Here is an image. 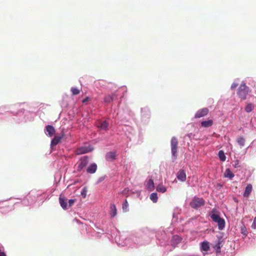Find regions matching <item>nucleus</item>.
<instances>
[{"mask_svg":"<svg viewBox=\"0 0 256 256\" xmlns=\"http://www.w3.org/2000/svg\"><path fill=\"white\" fill-rule=\"evenodd\" d=\"M213 124V121L212 120H204L201 122V126L204 128H208Z\"/></svg>","mask_w":256,"mask_h":256,"instance_id":"18","label":"nucleus"},{"mask_svg":"<svg viewBox=\"0 0 256 256\" xmlns=\"http://www.w3.org/2000/svg\"><path fill=\"white\" fill-rule=\"evenodd\" d=\"M70 90L73 95H77L80 93V90L76 88H72Z\"/></svg>","mask_w":256,"mask_h":256,"instance_id":"32","label":"nucleus"},{"mask_svg":"<svg viewBox=\"0 0 256 256\" xmlns=\"http://www.w3.org/2000/svg\"><path fill=\"white\" fill-rule=\"evenodd\" d=\"M88 162V158L87 156H84L80 159L78 166L77 170L80 171L83 168L86 166Z\"/></svg>","mask_w":256,"mask_h":256,"instance_id":"4","label":"nucleus"},{"mask_svg":"<svg viewBox=\"0 0 256 256\" xmlns=\"http://www.w3.org/2000/svg\"><path fill=\"white\" fill-rule=\"evenodd\" d=\"M93 150L90 146H82L78 148L76 153V154H82L92 151Z\"/></svg>","mask_w":256,"mask_h":256,"instance_id":"6","label":"nucleus"},{"mask_svg":"<svg viewBox=\"0 0 256 256\" xmlns=\"http://www.w3.org/2000/svg\"><path fill=\"white\" fill-rule=\"evenodd\" d=\"M210 218L212 220L216 222H217L219 220H220L222 218H220V216L213 214L210 215Z\"/></svg>","mask_w":256,"mask_h":256,"instance_id":"23","label":"nucleus"},{"mask_svg":"<svg viewBox=\"0 0 256 256\" xmlns=\"http://www.w3.org/2000/svg\"><path fill=\"white\" fill-rule=\"evenodd\" d=\"M62 136H56L52 140L50 144L51 147H53L57 145L61 140Z\"/></svg>","mask_w":256,"mask_h":256,"instance_id":"11","label":"nucleus"},{"mask_svg":"<svg viewBox=\"0 0 256 256\" xmlns=\"http://www.w3.org/2000/svg\"><path fill=\"white\" fill-rule=\"evenodd\" d=\"M76 200L75 199H71V200H68V206L69 207H70L72 206L74 204V202H76Z\"/></svg>","mask_w":256,"mask_h":256,"instance_id":"34","label":"nucleus"},{"mask_svg":"<svg viewBox=\"0 0 256 256\" xmlns=\"http://www.w3.org/2000/svg\"><path fill=\"white\" fill-rule=\"evenodd\" d=\"M182 240V238L178 236H174L171 240L172 245L175 247L177 244L181 242Z\"/></svg>","mask_w":256,"mask_h":256,"instance_id":"8","label":"nucleus"},{"mask_svg":"<svg viewBox=\"0 0 256 256\" xmlns=\"http://www.w3.org/2000/svg\"><path fill=\"white\" fill-rule=\"evenodd\" d=\"M156 190L158 192H162V193H164V192H166V188L162 184H158L157 186H156Z\"/></svg>","mask_w":256,"mask_h":256,"instance_id":"22","label":"nucleus"},{"mask_svg":"<svg viewBox=\"0 0 256 256\" xmlns=\"http://www.w3.org/2000/svg\"><path fill=\"white\" fill-rule=\"evenodd\" d=\"M218 156L220 160L224 162L226 160V156L222 150H220L218 152Z\"/></svg>","mask_w":256,"mask_h":256,"instance_id":"28","label":"nucleus"},{"mask_svg":"<svg viewBox=\"0 0 256 256\" xmlns=\"http://www.w3.org/2000/svg\"><path fill=\"white\" fill-rule=\"evenodd\" d=\"M177 178L181 182H184L186 180V174L184 170H181L178 171Z\"/></svg>","mask_w":256,"mask_h":256,"instance_id":"10","label":"nucleus"},{"mask_svg":"<svg viewBox=\"0 0 256 256\" xmlns=\"http://www.w3.org/2000/svg\"><path fill=\"white\" fill-rule=\"evenodd\" d=\"M116 152H108L106 155V159L108 161L112 162L116 159Z\"/></svg>","mask_w":256,"mask_h":256,"instance_id":"9","label":"nucleus"},{"mask_svg":"<svg viewBox=\"0 0 256 256\" xmlns=\"http://www.w3.org/2000/svg\"><path fill=\"white\" fill-rule=\"evenodd\" d=\"M128 203L126 200H125L124 204H122V209L124 212H127L128 210Z\"/></svg>","mask_w":256,"mask_h":256,"instance_id":"31","label":"nucleus"},{"mask_svg":"<svg viewBox=\"0 0 256 256\" xmlns=\"http://www.w3.org/2000/svg\"><path fill=\"white\" fill-rule=\"evenodd\" d=\"M240 232L241 233L244 234L245 236H246L248 234V232L246 227L244 226V225H242L240 227Z\"/></svg>","mask_w":256,"mask_h":256,"instance_id":"30","label":"nucleus"},{"mask_svg":"<svg viewBox=\"0 0 256 256\" xmlns=\"http://www.w3.org/2000/svg\"><path fill=\"white\" fill-rule=\"evenodd\" d=\"M146 188L148 189L150 191H152L154 190V185L153 180L152 178H150L146 182Z\"/></svg>","mask_w":256,"mask_h":256,"instance_id":"17","label":"nucleus"},{"mask_svg":"<svg viewBox=\"0 0 256 256\" xmlns=\"http://www.w3.org/2000/svg\"><path fill=\"white\" fill-rule=\"evenodd\" d=\"M240 166H239V162L238 161L236 160L235 162V164H234V167L235 168H238V167H239Z\"/></svg>","mask_w":256,"mask_h":256,"instance_id":"38","label":"nucleus"},{"mask_svg":"<svg viewBox=\"0 0 256 256\" xmlns=\"http://www.w3.org/2000/svg\"><path fill=\"white\" fill-rule=\"evenodd\" d=\"M238 86V84L234 82L231 86V89L234 90Z\"/></svg>","mask_w":256,"mask_h":256,"instance_id":"37","label":"nucleus"},{"mask_svg":"<svg viewBox=\"0 0 256 256\" xmlns=\"http://www.w3.org/2000/svg\"><path fill=\"white\" fill-rule=\"evenodd\" d=\"M252 228L253 229L256 228V216L254 218L253 223L252 224Z\"/></svg>","mask_w":256,"mask_h":256,"instance_id":"36","label":"nucleus"},{"mask_svg":"<svg viewBox=\"0 0 256 256\" xmlns=\"http://www.w3.org/2000/svg\"><path fill=\"white\" fill-rule=\"evenodd\" d=\"M88 100H89V98L86 97V98H84V100H82V102L83 103H84V102H88Z\"/></svg>","mask_w":256,"mask_h":256,"instance_id":"39","label":"nucleus"},{"mask_svg":"<svg viewBox=\"0 0 256 256\" xmlns=\"http://www.w3.org/2000/svg\"><path fill=\"white\" fill-rule=\"evenodd\" d=\"M237 142L240 146H244L245 142V140L243 137L240 136L237 139Z\"/></svg>","mask_w":256,"mask_h":256,"instance_id":"27","label":"nucleus"},{"mask_svg":"<svg viewBox=\"0 0 256 256\" xmlns=\"http://www.w3.org/2000/svg\"><path fill=\"white\" fill-rule=\"evenodd\" d=\"M96 170L97 165L94 163L88 166L86 170V172L89 174H94L96 172Z\"/></svg>","mask_w":256,"mask_h":256,"instance_id":"12","label":"nucleus"},{"mask_svg":"<svg viewBox=\"0 0 256 256\" xmlns=\"http://www.w3.org/2000/svg\"><path fill=\"white\" fill-rule=\"evenodd\" d=\"M200 248L202 250L207 252L210 248L209 242L208 241H204L200 244Z\"/></svg>","mask_w":256,"mask_h":256,"instance_id":"15","label":"nucleus"},{"mask_svg":"<svg viewBox=\"0 0 256 256\" xmlns=\"http://www.w3.org/2000/svg\"><path fill=\"white\" fill-rule=\"evenodd\" d=\"M222 240L220 238H219L217 244L214 246V248L216 250L217 252L220 251V248L222 246Z\"/></svg>","mask_w":256,"mask_h":256,"instance_id":"24","label":"nucleus"},{"mask_svg":"<svg viewBox=\"0 0 256 256\" xmlns=\"http://www.w3.org/2000/svg\"><path fill=\"white\" fill-rule=\"evenodd\" d=\"M204 204L205 200L202 198L194 196L190 202V206L193 208L198 209Z\"/></svg>","mask_w":256,"mask_h":256,"instance_id":"2","label":"nucleus"},{"mask_svg":"<svg viewBox=\"0 0 256 256\" xmlns=\"http://www.w3.org/2000/svg\"><path fill=\"white\" fill-rule=\"evenodd\" d=\"M150 199L154 202H156L158 201V196L156 192L152 193L150 195Z\"/></svg>","mask_w":256,"mask_h":256,"instance_id":"26","label":"nucleus"},{"mask_svg":"<svg viewBox=\"0 0 256 256\" xmlns=\"http://www.w3.org/2000/svg\"><path fill=\"white\" fill-rule=\"evenodd\" d=\"M59 202H60V206L64 210H66L68 208V206L67 204V200L64 196H60V198H59Z\"/></svg>","mask_w":256,"mask_h":256,"instance_id":"7","label":"nucleus"},{"mask_svg":"<svg viewBox=\"0 0 256 256\" xmlns=\"http://www.w3.org/2000/svg\"><path fill=\"white\" fill-rule=\"evenodd\" d=\"M218 229L220 230H222L225 226V222L223 218H221L218 222Z\"/></svg>","mask_w":256,"mask_h":256,"instance_id":"21","label":"nucleus"},{"mask_svg":"<svg viewBox=\"0 0 256 256\" xmlns=\"http://www.w3.org/2000/svg\"><path fill=\"white\" fill-rule=\"evenodd\" d=\"M110 209V214L111 216L112 217L115 216L117 214V210H116V208L115 204H111Z\"/></svg>","mask_w":256,"mask_h":256,"instance_id":"19","label":"nucleus"},{"mask_svg":"<svg viewBox=\"0 0 256 256\" xmlns=\"http://www.w3.org/2000/svg\"><path fill=\"white\" fill-rule=\"evenodd\" d=\"M224 176L226 178H228L232 179L234 176V174L231 172L230 168H227L224 174Z\"/></svg>","mask_w":256,"mask_h":256,"instance_id":"20","label":"nucleus"},{"mask_svg":"<svg viewBox=\"0 0 256 256\" xmlns=\"http://www.w3.org/2000/svg\"><path fill=\"white\" fill-rule=\"evenodd\" d=\"M108 124L106 121H101L98 124V127L100 128L101 130H106L108 128Z\"/></svg>","mask_w":256,"mask_h":256,"instance_id":"13","label":"nucleus"},{"mask_svg":"<svg viewBox=\"0 0 256 256\" xmlns=\"http://www.w3.org/2000/svg\"><path fill=\"white\" fill-rule=\"evenodd\" d=\"M254 108V106L252 104H248L245 108V110L247 112H252Z\"/></svg>","mask_w":256,"mask_h":256,"instance_id":"25","label":"nucleus"},{"mask_svg":"<svg viewBox=\"0 0 256 256\" xmlns=\"http://www.w3.org/2000/svg\"><path fill=\"white\" fill-rule=\"evenodd\" d=\"M87 189L86 187L84 188L82 190L81 192V195L83 198H85L86 196Z\"/></svg>","mask_w":256,"mask_h":256,"instance_id":"33","label":"nucleus"},{"mask_svg":"<svg viewBox=\"0 0 256 256\" xmlns=\"http://www.w3.org/2000/svg\"><path fill=\"white\" fill-rule=\"evenodd\" d=\"M250 92V89L246 84H242L238 88L237 92V94L242 100H244L246 98V96Z\"/></svg>","mask_w":256,"mask_h":256,"instance_id":"1","label":"nucleus"},{"mask_svg":"<svg viewBox=\"0 0 256 256\" xmlns=\"http://www.w3.org/2000/svg\"><path fill=\"white\" fill-rule=\"evenodd\" d=\"M170 145L172 155L173 156L176 158L177 156L176 154L178 150V140L175 136H173L172 138L170 141Z\"/></svg>","mask_w":256,"mask_h":256,"instance_id":"3","label":"nucleus"},{"mask_svg":"<svg viewBox=\"0 0 256 256\" xmlns=\"http://www.w3.org/2000/svg\"><path fill=\"white\" fill-rule=\"evenodd\" d=\"M113 100V97L112 96L108 94L106 95L104 98V100L106 103H109Z\"/></svg>","mask_w":256,"mask_h":256,"instance_id":"29","label":"nucleus"},{"mask_svg":"<svg viewBox=\"0 0 256 256\" xmlns=\"http://www.w3.org/2000/svg\"><path fill=\"white\" fill-rule=\"evenodd\" d=\"M46 130L50 137L52 136L55 133L54 128L50 125L46 126Z\"/></svg>","mask_w":256,"mask_h":256,"instance_id":"14","label":"nucleus"},{"mask_svg":"<svg viewBox=\"0 0 256 256\" xmlns=\"http://www.w3.org/2000/svg\"><path fill=\"white\" fill-rule=\"evenodd\" d=\"M0 256H6L5 252H4V248L0 247Z\"/></svg>","mask_w":256,"mask_h":256,"instance_id":"35","label":"nucleus"},{"mask_svg":"<svg viewBox=\"0 0 256 256\" xmlns=\"http://www.w3.org/2000/svg\"><path fill=\"white\" fill-rule=\"evenodd\" d=\"M208 112L209 110L206 108L200 109L198 110L196 113L194 118H198L204 116L208 114Z\"/></svg>","mask_w":256,"mask_h":256,"instance_id":"5","label":"nucleus"},{"mask_svg":"<svg viewBox=\"0 0 256 256\" xmlns=\"http://www.w3.org/2000/svg\"><path fill=\"white\" fill-rule=\"evenodd\" d=\"M252 190V186L251 184H248L246 188V190L244 192V197H248L250 194L251 193Z\"/></svg>","mask_w":256,"mask_h":256,"instance_id":"16","label":"nucleus"}]
</instances>
